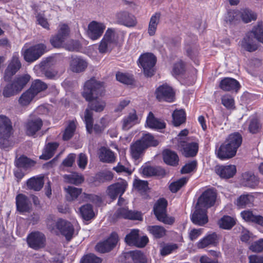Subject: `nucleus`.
Masks as SVG:
<instances>
[{"mask_svg":"<svg viewBox=\"0 0 263 263\" xmlns=\"http://www.w3.org/2000/svg\"><path fill=\"white\" fill-rule=\"evenodd\" d=\"M65 190L67 193L66 198L68 201H73L76 200L80 195L82 194V192L81 189L71 186H68L67 187H65Z\"/></svg>","mask_w":263,"mask_h":263,"instance_id":"obj_49","label":"nucleus"},{"mask_svg":"<svg viewBox=\"0 0 263 263\" xmlns=\"http://www.w3.org/2000/svg\"><path fill=\"white\" fill-rule=\"evenodd\" d=\"M156 95L159 101H165L172 102L175 99V92L167 84H163L159 86L156 89Z\"/></svg>","mask_w":263,"mask_h":263,"instance_id":"obj_11","label":"nucleus"},{"mask_svg":"<svg viewBox=\"0 0 263 263\" xmlns=\"http://www.w3.org/2000/svg\"><path fill=\"white\" fill-rule=\"evenodd\" d=\"M35 97L28 89L21 95L18 99V103L22 106H27Z\"/></svg>","mask_w":263,"mask_h":263,"instance_id":"obj_48","label":"nucleus"},{"mask_svg":"<svg viewBox=\"0 0 263 263\" xmlns=\"http://www.w3.org/2000/svg\"><path fill=\"white\" fill-rule=\"evenodd\" d=\"M218 242V236L216 233L213 232L207 234L197 243V247L203 249L209 246H216Z\"/></svg>","mask_w":263,"mask_h":263,"instance_id":"obj_25","label":"nucleus"},{"mask_svg":"<svg viewBox=\"0 0 263 263\" xmlns=\"http://www.w3.org/2000/svg\"><path fill=\"white\" fill-rule=\"evenodd\" d=\"M184 70V64L182 61H180L174 64L173 69V73L174 75L178 76L183 73Z\"/></svg>","mask_w":263,"mask_h":263,"instance_id":"obj_64","label":"nucleus"},{"mask_svg":"<svg viewBox=\"0 0 263 263\" xmlns=\"http://www.w3.org/2000/svg\"><path fill=\"white\" fill-rule=\"evenodd\" d=\"M139 141L145 148L148 146H156L158 144V141L149 133L143 134Z\"/></svg>","mask_w":263,"mask_h":263,"instance_id":"obj_47","label":"nucleus"},{"mask_svg":"<svg viewBox=\"0 0 263 263\" xmlns=\"http://www.w3.org/2000/svg\"><path fill=\"white\" fill-rule=\"evenodd\" d=\"M248 33L253 38H255L258 41L263 44V25L262 23H258Z\"/></svg>","mask_w":263,"mask_h":263,"instance_id":"obj_51","label":"nucleus"},{"mask_svg":"<svg viewBox=\"0 0 263 263\" xmlns=\"http://www.w3.org/2000/svg\"><path fill=\"white\" fill-rule=\"evenodd\" d=\"M117 22L121 24L130 27L135 25V21L132 15L126 11H121L116 14Z\"/></svg>","mask_w":263,"mask_h":263,"instance_id":"obj_28","label":"nucleus"},{"mask_svg":"<svg viewBox=\"0 0 263 263\" xmlns=\"http://www.w3.org/2000/svg\"><path fill=\"white\" fill-rule=\"evenodd\" d=\"M17 209L21 212H27L31 208V203L25 195L20 194L16 197Z\"/></svg>","mask_w":263,"mask_h":263,"instance_id":"obj_27","label":"nucleus"},{"mask_svg":"<svg viewBox=\"0 0 263 263\" xmlns=\"http://www.w3.org/2000/svg\"><path fill=\"white\" fill-rule=\"evenodd\" d=\"M239 83L235 79L225 78L219 83V87L224 91L237 92L240 88Z\"/></svg>","mask_w":263,"mask_h":263,"instance_id":"obj_21","label":"nucleus"},{"mask_svg":"<svg viewBox=\"0 0 263 263\" xmlns=\"http://www.w3.org/2000/svg\"><path fill=\"white\" fill-rule=\"evenodd\" d=\"M139 231L137 229L133 230L129 234L126 236L125 238V242L130 246H136V241L139 237Z\"/></svg>","mask_w":263,"mask_h":263,"instance_id":"obj_55","label":"nucleus"},{"mask_svg":"<svg viewBox=\"0 0 263 263\" xmlns=\"http://www.w3.org/2000/svg\"><path fill=\"white\" fill-rule=\"evenodd\" d=\"M45 235L39 231H34L29 234L27 237L28 246L35 250L44 248L46 246Z\"/></svg>","mask_w":263,"mask_h":263,"instance_id":"obj_8","label":"nucleus"},{"mask_svg":"<svg viewBox=\"0 0 263 263\" xmlns=\"http://www.w3.org/2000/svg\"><path fill=\"white\" fill-rule=\"evenodd\" d=\"M239 12L238 10H230L228 11L226 17L227 22L230 23L234 22L239 19Z\"/></svg>","mask_w":263,"mask_h":263,"instance_id":"obj_62","label":"nucleus"},{"mask_svg":"<svg viewBox=\"0 0 263 263\" xmlns=\"http://www.w3.org/2000/svg\"><path fill=\"white\" fill-rule=\"evenodd\" d=\"M81 217L85 220H89L95 216L92 206L90 204H85L79 209Z\"/></svg>","mask_w":263,"mask_h":263,"instance_id":"obj_46","label":"nucleus"},{"mask_svg":"<svg viewBox=\"0 0 263 263\" xmlns=\"http://www.w3.org/2000/svg\"><path fill=\"white\" fill-rule=\"evenodd\" d=\"M218 175L222 178H230L236 172V166L234 165L217 166L215 169Z\"/></svg>","mask_w":263,"mask_h":263,"instance_id":"obj_24","label":"nucleus"},{"mask_svg":"<svg viewBox=\"0 0 263 263\" xmlns=\"http://www.w3.org/2000/svg\"><path fill=\"white\" fill-rule=\"evenodd\" d=\"M140 119L137 116L135 110H133L128 115L124 117L122 120V128L127 130L134 125L138 124Z\"/></svg>","mask_w":263,"mask_h":263,"instance_id":"obj_23","label":"nucleus"},{"mask_svg":"<svg viewBox=\"0 0 263 263\" xmlns=\"http://www.w3.org/2000/svg\"><path fill=\"white\" fill-rule=\"evenodd\" d=\"M160 13L156 12L151 16L147 30L148 33L150 36L155 34L157 26L160 22Z\"/></svg>","mask_w":263,"mask_h":263,"instance_id":"obj_37","label":"nucleus"},{"mask_svg":"<svg viewBox=\"0 0 263 263\" xmlns=\"http://www.w3.org/2000/svg\"><path fill=\"white\" fill-rule=\"evenodd\" d=\"M254 200V197L252 195L243 194L237 198L236 204L239 208L250 207L253 205Z\"/></svg>","mask_w":263,"mask_h":263,"instance_id":"obj_35","label":"nucleus"},{"mask_svg":"<svg viewBox=\"0 0 263 263\" xmlns=\"http://www.w3.org/2000/svg\"><path fill=\"white\" fill-rule=\"evenodd\" d=\"M216 199V192L213 190H207L205 191L199 197L197 205L206 209L214 204Z\"/></svg>","mask_w":263,"mask_h":263,"instance_id":"obj_13","label":"nucleus"},{"mask_svg":"<svg viewBox=\"0 0 263 263\" xmlns=\"http://www.w3.org/2000/svg\"><path fill=\"white\" fill-rule=\"evenodd\" d=\"M36 162L27 157L21 156L15 161V164L17 167L27 170L34 166Z\"/></svg>","mask_w":263,"mask_h":263,"instance_id":"obj_38","label":"nucleus"},{"mask_svg":"<svg viewBox=\"0 0 263 263\" xmlns=\"http://www.w3.org/2000/svg\"><path fill=\"white\" fill-rule=\"evenodd\" d=\"M173 123L175 126H178L185 121V114L183 110H176L172 114Z\"/></svg>","mask_w":263,"mask_h":263,"instance_id":"obj_53","label":"nucleus"},{"mask_svg":"<svg viewBox=\"0 0 263 263\" xmlns=\"http://www.w3.org/2000/svg\"><path fill=\"white\" fill-rule=\"evenodd\" d=\"M242 218L247 222H251L263 226V217L254 215L252 211H243L241 213Z\"/></svg>","mask_w":263,"mask_h":263,"instance_id":"obj_31","label":"nucleus"},{"mask_svg":"<svg viewBox=\"0 0 263 263\" xmlns=\"http://www.w3.org/2000/svg\"><path fill=\"white\" fill-rule=\"evenodd\" d=\"M179 146L182 149V154L186 157L196 156L198 151V143L195 142L186 143L181 141Z\"/></svg>","mask_w":263,"mask_h":263,"instance_id":"obj_19","label":"nucleus"},{"mask_svg":"<svg viewBox=\"0 0 263 263\" xmlns=\"http://www.w3.org/2000/svg\"><path fill=\"white\" fill-rule=\"evenodd\" d=\"M118 240V235L115 233H112L106 240L98 243L96 246V250L101 253L108 252L115 247Z\"/></svg>","mask_w":263,"mask_h":263,"instance_id":"obj_14","label":"nucleus"},{"mask_svg":"<svg viewBox=\"0 0 263 263\" xmlns=\"http://www.w3.org/2000/svg\"><path fill=\"white\" fill-rule=\"evenodd\" d=\"M64 181L68 183L78 185L84 181V177L81 174L77 173H72L63 176Z\"/></svg>","mask_w":263,"mask_h":263,"instance_id":"obj_43","label":"nucleus"},{"mask_svg":"<svg viewBox=\"0 0 263 263\" xmlns=\"http://www.w3.org/2000/svg\"><path fill=\"white\" fill-rule=\"evenodd\" d=\"M116 79L118 81L127 85H131L134 82V79L132 75L120 72L116 73Z\"/></svg>","mask_w":263,"mask_h":263,"instance_id":"obj_54","label":"nucleus"},{"mask_svg":"<svg viewBox=\"0 0 263 263\" xmlns=\"http://www.w3.org/2000/svg\"><path fill=\"white\" fill-rule=\"evenodd\" d=\"M127 186V182L121 180L108 187V194L111 198L114 199L118 195L121 196L124 193Z\"/></svg>","mask_w":263,"mask_h":263,"instance_id":"obj_16","label":"nucleus"},{"mask_svg":"<svg viewBox=\"0 0 263 263\" xmlns=\"http://www.w3.org/2000/svg\"><path fill=\"white\" fill-rule=\"evenodd\" d=\"M29 189L39 191L43 187L44 184V176H38L29 179L27 183Z\"/></svg>","mask_w":263,"mask_h":263,"instance_id":"obj_36","label":"nucleus"},{"mask_svg":"<svg viewBox=\"0 0 263 263\" xmlns=\"http://www.w3.org/2000/svg\"><path fill=\"white\" fill-rule=\"evenodd\" d=\"M239 12L240 13L239 18H241L245 23H249L256 19V14L249 9H242L239 11Z\"/></svg>","mask_w":263,"mask_h":263,"instance_id":"obj_50","label":"nucleus"},{"mask_svg":"<svg viewBox=\"0 0 263 263\" xmlns=\"http://www.w3.org/2000/svg\"><path fill=\"white\" fill-rule=\"evenodd\" d=\"M235 223V219L229 216H223L218 221L219 227L224 230L231 229Z\"/></svg>","mask_w":263,"mask_h":263,"instance_id":"obj_41","label":"nucleus"},{"mask_svg":"<svg viewBox=\"0 0 263 263\" xmlns=\"http://www.w3.org/2000/svg\"><path fill=\"white\" fill-rule=\"evenodd\" d=\"M134 186L136 189L141 192H145L148 189L147 182L139 179L134 181Z\"/></svg>","mask_w":263,"mask_h":263,"instance_id":"obj_61","label":"nucleus"},{"mask_svg":"<svg viewBox=\"0 0 263 263\" xmlns=\"http://www.w3.org/2000/svg\"><path fill=\"white\" fill-rule=\"evenodd\" d=\"M104 91V83L94 78L87 81L84 84L82 96L87 101L89 102V108L85 110L83 120L87 131L89 133H91L92 130V110L101 112L103 110L106 105L104 101L99 99V97L103 95Z\"/></svg>","mask_w":263,"mask_h":263,"instance_id":"obj_1","label":"nucleus"},{"mask_svg":"<svg viewBox=\"0 0 263 263\" xmlns=\"http://www.w3.org/2000/svg\"><path fill=\"white\" fill-rule=\"evenodd\" d=\"M116 214L118 217L125 219L138 220L142 219V214L140 212L129 211L126 206L120 208L117 211Z\"/></svg>","mask_w":263,"mask_h":263,"instance_id":"obj_22","label":"nucleus"},{"mask_svg":"<svg viewBox=\"0 0 263 263\" xmlns=\"http://www.w3.org/2000/svg\"><path fill=\"white\" fill-rule=\"evenodd\" d=\"M58 146V144L56 142L48 143L45 147L42 155L40 156V158L44 160L49 159L53 156Z\"/></svg>","mask_w":263,"mask_h":263,"instance_id":"obj_44","label":"nucleus"},{"mask_svg":"<svg viewBox=\"0 0 263 263\" xmlns=\"http://www.w3.org/2000/svg\"><path fill=\"white\" fill-rule=\"evenodd\" d=\"M101 259L93 254L84 256L81 259L80 263H101Z\"/></svg>","mask_w":263,"mask_h":263,"instance_id":"obj_60","label":"nucleus"},{"mask_svg":"<svg viewBox=\"0 0 263 263\" xmlns=\"http://www.w3.org/2000/svg\"><path fill=\"white\" fill-rule=\"evenodd\" d=\"M76 127L74 121H72L69 122L63 134V139L64 140H68L72 137L75 131Z\"/></svg>","mask_w":263,"mask_h":263,"instance_id":"obj_58","label":"nucleus"},{"mask_svg":"<svg viewBox=\"0 0 263 263\" xmlns=\"http://www.w3.org/2000/svg\"><path fill=\"white\" fill-rule=\"evenodd\" d=\"M258 178L252 172H246L242 174V183L246 186L254 188L258 184Z\"/></svg>","mask_w":263,"mask_h":263,"instance_id":"obj_29","label":"nucleus"},{"mask_svg":"<svg viewBox=\"0 0 263 263\" xmlns=\"http://www.w3.org/2000/svg\"><path fill=\"white\" fill-rule=\"evenodd\" d=\"M142 173L145 176L160 175L164 174V171L159 167L143 166L141 168Z\"/></svg>","mask_w":263,"mask_h":263,"instance_id":"obj_45","label":"nucleus"},{"mask_svg":"<svg viewBox=\"0 0 263 263\" xmlns=\"http://www.w3.org/2000/svg\"><path fill=\"white\" fill-rule=\"evenodd\" d=\"M30 80V76L28 74L18 75L15 77L13 83L17 89L20 92Z\"/></svg>","mask_w":263,"mask_h":263,"instance_id":"obj_39","label":"nucleus"},{"mask_svg":"<svg viewBox=\"0 0 263 263\" xmlns=\"http://www.w3.org/2000/svg\"><path fill=\"white\" fill-rule=\"evenodd\" d=\"M99 158L101 161L105 163H111L115 161L114 153L110 149L102 147L99 150Z\"/></svg>","mask_w":263,"mask_h":263,"instance_id":"obj_32","label":"nucleus"},{"mask_svg":"<svg viewBox=\"0 0 263 263\" xmlns=\"http://www.w3.org/2000/svg\"><path fill=\"white\" fill-rule=\"evenodd\" d=\"M191 220L195 224L202 226L207 223L208 218L206 210L205 209L197 205L196 209L192 215Z\"/></svg>","mask_w":263,"mask_h":263,"instance_id":"obj_18","label":"nucleus"},{"mask_svg":"<svg viewBox=\"0 0 263 263\" xmlns=\"http://www.w3.org/2000/svg\"><path fill=\"white\" fill-rule=\"evenodd\" d=\"M20 92L17 89L13 82L3 83L0 89V93L5 98H10L14 96Z\"/></svg>","mask_w":263,"mask_h":263,"instance_id":"obj_26","label":"nucleus"},{"mask_svg":"<svg viewBox=\"0 0 263 263\" xmlns=\"http://www.w3.org/2000/svg\"><path fill=\"white\" fill-rule=\"evenodd\" d=\"M147 230L156 238L163 237L166 233L165 229L163 227L159 226H149L147 227Z\"/></svg>","mask_w":263,"mask_h":263,"instance_id":"obj_52","label":"nucleus"},{"mask_svg":"<svg viewBox=\"0 0 263 263\" xmlns=\"http://www.w3.org/2000/svg\"><path fill=\"white\" fill-rule=\"evenodd\" d=\"M162 154L163 160L167 164L172 166H176L178 164L179 157L175 152L165 149L163 152Z\"/></svg>","mask_w":263,"mask_h":263,"instance_id":"obj_30","label":"nucleus"},{"mask_svg":"<svg viewBox=\"0 0 263 263\" xmlns=\"http://www.w3.org/2000/svg\"><path fill=\"white\" fill-rule=\"evenodd\" d=\"M241 143V135L238 133H232L228 136L224 143L220 145L216 154L221 160L232 158L236 155Z\"/></svg>","mask_w":263,"mask_h":263,"instance_id":"obj_2","label":"nucleus"},{"mask_svg":"<svg viewBox=\"0 0 263 263\" xmlns=\"http://www.w3.org/2000/svg\"><path fill=\"white\" fill-rule=\"evenodd\" d=\"M187 178L183 177L175 182H172L170 185V190L173 193L177 192L187 182Z\"/></svg>","mask_w":263,"mask_h":263,"instance_id":"obj_59","label":"nucleus"},{"mask_svg":"<svg viewBox=\"0 0 263 263\" xmlns=\"http://www.w3.org/2000/svg\"><path fill=\"white\" fill-rule=\"evenodd\" d=\"M88 66L87 61L80 56H72L69 62V68L73 72L80 73L85 70Z\"/></svg>","mask_w":263,"mask_h":263,"instance_id":"obj_15","label":"nucleus"},{"mask_svg":"<svg viewBox=\"0 0 263 263\" xmlns=\"http://www.w3.org/2000/svg\"><path fill=\"white\" fill-rule=\"evenodd\" d=\"M43 125L42 120L38 117L28 120L25 124L26 133L29 136L34 135L41 129Z\"/></svg>","mask_w":263,"mask_h":263,"instance_id":"obj_20","label":"nucleus"},{"mask_svg":"<svg viewBox=\"0 0 263 263\" xmlns=\"http://www.w3.org/2000/svg\"><path fill=\"white\" fill-rule=\"evenodd\" d=\"M167 201L161 198L158 200L155 205L154 211L157 219L166 224H172L175 221L174 218L168 216L166 214Z\"/></svg>","mask_w":263,"mask_h":263,"instance_id":"obj_6","label":"nucleus"},{"mask_svg":"<svg viewBox=\"0 0 263 263\" xmlns=\"http://www.w3.org/2000/svg\"><path fill=\"white\" fill-rule=\"evenodd\" d=\"M123 32L118 29L108 28L100 42L99 51L100 53H106L110 51L116 46L118 41L122 40Z\"/></svg>","mask_w":263,"mask_h":263,"instance_id":"obj_3","label":"nucleus"},{"mask_svg":"<svg viewBox=\"0 0 263 263\" xmlns=\"http://www.w3.org/2000/svg\"><path fill=\"white\" fill-rule=\"evenodd\" d=\"M47 88V84L40 80H35L32 82L29 90L36 97L41 92L45 90Z\"/></svg>","mask_w":263,"mask_h":263,"instance_id":"obj_40","label":"nucleus"},{"mask_svg":"<svg viewBox=\"0 0 263 263\" xmlns=\"http://www.w3.org/2000/svg\"><path fill=\"white\" fill-rule=\"evenodd\" d=\"M139 64L143 68V72L147 77H151L154 74V66L156 63V58L152 53H145L139 59Z\"/></svg>","mask_w":263,"mask_h":263,"instance_id":"obj_9","label":"nucleus"},{"mask_svg":"<svg viewBox=\"0 0 263 263\" xmlns=\"http://www.w3.org/2000/svg\"><path fill=\"white\" fill-rule=\"evenodd\" d=\"M105 28L106 26L104 23L92 21L88 26L87 35L93 41L97 40L102 36Z\"/></svg>","mask_w":263,"mask_h":263,"instance_id":"obj_12","label":"nucleus"},{"mask_svg":"<svg viewBox=\"0 0 263 263\" xmlns=\"http://www.w3.org/2000/svg\"><path fill=\"white\" fill-rule=\"evenodd\" d=\"M11 131L10 120L5 116L0 115V147L7 148L10 146L9 138Z\"/></svg>","mask_w":263,"mask_h":263,"instance_id":"obj_5","label":"nucleus"},{"mask_svg":"<svg viewBox=\"0 0 263 263\" xmlns=\"http://www.w3.org/2000/svg\"><path fill=\"white\" fill-rule=\"evenodd\" d=\"M197 161H192L186 163L181 169L182 174H187L194 171L197 167Z\"/></svg>","mask_w":263,"mask_h":263,"instance_id":"obj_63","label":"nucleus"},{"mask_svg":"<svg viewBox=\"0 0 263 263\" xmlns=\"http://www.w3.org/2000/svg\"><path fill=\"white\" fill-rule=\"evenodd\" d=\"M145 148L138 140L130 146V154L135 160H138L141 157Z\"/></svg>","mask_w":263,"mask_h":263,"instance_id":"obj_42","label":"nucleus"},{"mask_svg":"<svg viewBox=\"0 0 263 263\" xmlns=\"http://www.w3.org/2000/svg\"><path fill=\"white\" fill-rule=\"evenodd\" d=\"M21 64L18 57L16 55L13 56L12 60L9 64L5 73L4 77L5 81H8L20 69Z\"/></svg>","mask_w":263,"mask_h":263,"instance_id":"obj_17","label":"nucleus"},{"mask_svg":"<svg viewBox=\"0 0 263 263\" xmlns=\"http://www.w3.org/2000/svg\"><path fill=\"white\" fill-rule=\"evenodd\" d=\"M47 51L46 46L43 44H38L28 49H22V54L27 62H33L37 60Z\"/></svg>","mask_w":263,"mask_h":263,"instance_id":"obj_7","label":"nucleus"},{"mask_svg":"<svg viewBox=\"0 0 263 263\" xmlns=\"http://www.w3.org/2000/svg\"><path fill=\"white\" fill-rule=\"evenodd\" d=\"M146 123L148 127L153 129H163L165 127V123L155 118L154 115L151 112L149 113L147 117Z\"/></svg>","mask_w":263,"mask_h":263,"instance_id":"obj_34","label":"nucleus"},{"mask_svg":"<svg viewBox=\"0 0 263 263\" xmlns=\"http://www.w3.org/2000/svg\"><path fill=\"white\" fill-rule=\"evenodd\" d=\"M47 227L52 233L57 234L60 233L68 240L71 239L74 233V228L71 223L62 219H59L57 221L49 220Z\"/></svg>","mask_w":263,"mask_h":263,"instance_id":"obj_4","label":"nucleus"},{"mask_svg":"<svg viewBox=\"0 0 263 263\" xmlns=\"http://www.w3.org/2000/svg\"><path fill=\"white\" fill-rule=\"evenodd\" d=\"M130 254L134 261L136 263H145L146 261L145 256L140 251H131Z\"/></svg>","mask_w":263,"mask_h":263,"instance_id":"obj_57","label":"nucleus"},{"mask_svg":"<svg viewBox=\"0 0 263 263\" xmlns=\"http://www.w3.org/2000/svg\"><path fill=\"white\" fill-rule=\"evenodd\" d=\"M70 28L68 25L60 23L58 26L57 34L51 38L50 42L54 47H60L69 36Z\"/></svg>","mask_w":263,"mask_h":263,"instance_id":"obj_10","label":"nucleus"},{"mask_svg":"<svg viewBox=\"0 0 263 263\" xmlns=\"http://www.w3.org/2000/svg\"><path fill=\"white\" fill-rule=\"evenodd\" d=\"M240 45L242 48L249 52H253L257 48V46L254 41V38L248 32L241 41Z\"/></svg>","mask_w":263,"mask_h":263,"instance_id":"obj_33","label":"nucleus"},{"mask_svg":"<svg viewBox=\"0 0 263 263\" xmlns=\"http://www.w3.org/2000/svg\"><path fill=\"white\" fill-rule=\"evenodd\" d=\"M221 103L228 109H233L235 108V102L233 98L229 95H225L221 97Z\"/></svg>","mask_w":263,"mask_h":263,"instance_id":"obj_56","label":"nucleus"}]
</instances>
